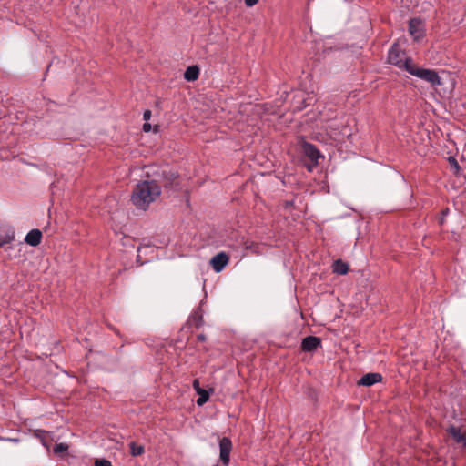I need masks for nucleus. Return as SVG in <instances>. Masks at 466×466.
<instances>
[{"instance_id":"5","label":"nucleus","mask_w":466,"mask_h":466,"mask_svg":"<svg viewBox=\"0 0 466 466\" xmlns=\"http://www.w3.org/2000/svg\"><path fill=\"white\" fill-rule=\"evenodd\" d=\"M232 451V442L227 438L223 437L219 441V460L224 466H228L230 461V452Z\"/></svg>"},{"instance_id":"26","label":"nucleus","mask_w":466,"mask_h":466,"mask_svg":"<svg viewBox=\"0 0 466 466\" xmlns=\"http://www.w3.org/2000/svg\"><path fill=\"white\" fill-rule=\"evenodd\" d=\"M6 441H13V442H17L18 440L17 439H13V438H8V439H5Z\"/></svg>"},{"instance_id":"10","label":"nucleus","mask_w":466,"mask_h":466,"mask_svg":"<svg viewBox=\"0 0 466 466\" xmlns=\"http://www.w3.org/2000/svg\"><path fill=\"white\" fill-rule=\"evenodd\" d=\"M382 380V376L377 372H370L363 375L359 381V385L363 386H372L375 383L380 382Z\"/></svg>"},{"instance_id":"12","label":"nucleus","mask_w":466,"mask_h":466,"mask_svg":"<svg viewBox=\"0 0 466 466\" xmlns=\"http://www.w3.org/2000/svg\"><path fill=\"white\" fill-rule=\"evenodd\" d=\"M199 76V68L197 66H188L185 73H184V78L187 81H195L198 78Z\"/></svg>"},{"instance_id":"28","label":"nucleus","mask_w":466,"mask_h":466,"mask_svg":"<svg viewBox=\"0 0 466 466\" xmlns=\"http://www.w3.org/2000/svg\"><path fill=\"white\" fill-rule=\"evenodd\" d=\"M172 177H173L174 178H177V175H175V174H172Z\"/></svg>"},{"instance_id":"24","label":"nucleus","mask_w":466,"mask_h":466,"mask_svg":"<svg viewBox=\"0 0 466 466\" xmlns=\"http://www.w3.org/2000/svg\"><path fill=\"white\" fill-rule=\"evenodd\" d=\"M46 432L44 431H36L35 432V435L38 438H41L43 434H45Z\"/></svg>"},{"instance_id":"21","label":"nucleus","mask_w":466,"mask_h":466,"mask_svg":"<svg viewBox=\"0 0 466 466\" xmlns=\"http://www.w3.org/2000/svg\"><path fill=\"white\" fill-rule=\"evenodd\" d=\"M12 239H13V238H11V237H6V238H4V239H0V247L4 246V245H5V244H6V243L11 242V241H12Z\"/></svg>"},{"instance_id":"27","label":"nucleus","mask_w":466,"mask_h":466,"mask_svg":"<svg viewBox=\"0 0 466 466\" xmlns=\"http://www.w3.org/2000/svg\"><path fill=\"white\" fill-rule=\"evenodd\" d=\"M451 159H452V161L454 162V167H455V168H456V169H458V168H459V166H458L457 162L455 161V159H454L453 157H451Z\"/></svg>"},{"instance_id":"17","label":"nucleus","mask_w":466,"mask_h":466,"mask_svg":"<svg viewBox=\"0 0 466 466\" xmlns=\"http://www.w3.org/2000/svg\"><path fill=\"white\" fill-rule=\"evenodd\" d=\"M67 450H68V445L66 443H63V442L56 443L54 447V452L56 454H60V453L66 452V451H67Z\"/></svg>"},{"instance_id":"18","label":"nucleus","mask_w":466,"mask_h":466,"mask_svg":"<svg viewBox=\"0 0 466 466\" xmlns=\"http://www.w3.org/2000/svg\"><path fill=\"white\" fill-rule=\"evenodd\" d=\"M94 466H113L111 461L106 459H96L94 461Z\"/></svg>"},{"instance_id":"19","label":"nucleus","mask_w":466,"mask_h":466,"mask_svg":"<svg viewBox=\"0 0 466 466\" xmlns=\"http://www.w3.org/2000/svg\"><path fill=\"white\" fill-rule=\"evenodd\" d=\"M193 388H194V390H196L197 393L198 392V390H203L200 387V385H199L198 380H194V381H193Z\"/></svg>"},{"instance_id":"1","label":"nucleus","mask_w":466,"mask_h":466,"mask_svg":"<svg viewBox=\"0 0 466 466\" xmlns=\"http://www.w3.org/2000/svg\"><path fill=\"white\" fill-rule=\"evenodd\" d=\"M160 194V186L156 181H142L133 190L131 200L137 208L146 210Z\"/></svg>"},{"instance_id":"15","label":"nucleus","mask_w":466,"mask_h":466,"mask_svg":"<svg viewBox=\"0 0 466 466\" xmlns=\"http://www.w3.org/2000/svg\"><path fill=\"white\" fill-rule=\"evenodd\" d=\"M198 394L199 395L198 399L197 400V404L198 406L204 405L209 398V392L207 390H198Z\"/></svg>"},{"instance_id":"14","label":"nucleus","mask_w":466,"mask_h":466,"mask_svg":"<svg viewBox=\"0 0 466 466\" xmlns=\"http://www.w3.org/2000/svg\"><path fill=\"white\" fill-rule=\"evenodd\" d=\"M299 105L295 106L296 110H301L308 106L310 103L307 102L305 98V94L303 92H299L297 96Z\"/></svg>"},{"instance_id":"7","label":"nucleus","mask_w":466,"mask_h":466,"mask_svg":"<svg viewBox=\"0 0 466 466\" xmlns=\"http://www.w3.org/2000/svg\"><path fill=\"white\" fill-rule=\"evenodd\" d=\"M321 346V340L315 336H308L301 341V350L304 352H314Z\"/></svg>"},{"instance_id":"20","label":"nucleus","mask_w":466,"mask_h":466,"mask_svg":"<svg viewBox=\"0 0 466 466\" xmlns=\"http://www.w3.org/2000/svg\"><path fill=\"white\" fill-rule=\"evenodd\" d=\"M258 0H245V5L248 7L255 5Z\"/></svg>"},{"instance_id":"6","label":"nucleus","mask_w":466,"mask_h":466,"mask_svg":"<svg viewBox=\"0 0 466 466\" xmlns=\"http://www.w3.org/2000/svg\"><path fill=\"white\" fill-rule=\"evenodd\" d=\"M409 32L414 40H419L424 35V23L419 18H413L409 23Z\"/></svg>"},{"instance_id":"11","label":"nucleus","mask_w":466,"mask_h":466,"mask_svg":"<svg viewBox=\"0 0 466 466\" xmlns=\"http://www.w3.org/2000/svg\"><path fill=\"white\" fill-rule=\"evenodd\" d=\"M41 239H42V232L39 229L30 230L25 238V243L32 247L38 246L41 242Z\"/></svg>"},{"instance_id":"23","label":"nucleus","mask_w":466,"mask_h":466,"mask_svg":"<svg viewBox=\"0 0 466 466\" xmlns=\"http://www.w3.org/2000/svg\"><path fill=\"white\" fill-rule=\"evenodd\" d=\"M151 130V125L148 123H145L143 125V131L149 132Z\"/></svg>"},{"instance_id":"13","label":"nucleus","mask_w":466,"mask_h":466,"mask_svg":"<svg viewBox=\"0 0 466 466\" xmlns=\"http://www.w3.org/2000/svg\"><path fill=\"white\" fill-rule=\"evenodd\" d=\"M332 270L336 274L345 275L349 271V265L343 262L341 259H338L334 261L332 265Z\"/></svg>"},{"instance_id":"2","label":"nucleus","mask_w":466,"mask_h":466,"mask_svg":"<svg viewBox=\"0 0 466 466\" xmlns=\"http://www.w3.org/2000/svg\"><path fill=\"white\" fill-rule=\"evenodd\" d=\"M388 62L398 66L400 69L408 68L413 63L411 58L406 56V54L401 50L399 45L394 44L389 50Z\"/></svg>"},{"instance_id":"22","label":"nucleus","mask_w":466,"mask_h":466,"mask_svg":"<svg viewBox=\"0 0 466 466\" xmlns=\"http://www.w3.org/2000/svg\"><path fill=\"white\" fill-rule=\"evenodd\" d=\"M143 117L146 121L149 120L150 117H151V111L150 110H146L143 114Z\"/></svg>"},{"instance_id":"3","label":"nucleus","mask_w":466,"mask_h":466,"mask_svg":"<svg viewBox=\"0 0 466 466\" xmlns=\"http://www.w3.org/2000/svg\"><path fill=\"white\" fill-rule=\"evenodd\" d=\"M407 72L430 83L432 86H438L441 85V80L438 73L432 69L420 68L414 63H412L411 66H410L408 68Z\"/></svg>"},{"instance_id":"25","label":"nucleus","mask_w":466,"mask_h":466,"mask_svg":"<svg viewBox=\"0 0 466 466\" xmlns=\"http://www.w3.org/2000/svg\"><path fill=\"white\" fill-rule=\"evenodd\" d=\"M198 339L200 341H204L206 339V337L204 334L198 335Z\"/></svg>"},{"instance_id":"16","label":"nucleus","mask_w":466,"mask_h":466,"mask_svg":"<svg viewBox=\"0 0 466 466\" xmlns=\"http://www.w3.org/2000/svg\"><path fill=\"white\" fill-rule=\"evenodd\" d=\"M129 447H130V453L133 456H139V455L143 454L145 451L144 447L142 445L137 444L136 442H130Z\"/></svg>"},{"instance_id":"8","label":"nucleus","mask_w":466,"mask_h":466,"mask_svg":"<svg viewBox=\"0 0 466 466\" xmlns=\"http://www.w3.org/2000/svg\"><path fill=\"white\" fill-rule=\"evenodd\" d=\"M228 263V256L224 252H219L215 255L211 260L210 265L216 272H220Z\"/></svg>"},{"instance_id":"4","label":"nucleus","mask_w":466,"mask_h":466,"mask_svg":"<svg viewBox=\"0 0 466 466\" xmlns=\"http://www.w3.org/2000/svg\"><path fill=\"white\" fill-rule=\"evenodd\" d=\"M302 152L313 163L312 166H309L308 167L309 171L312 170L313 167H316L318 165L319 159L320 157H323V156L320 154L319 149L314 145L308 143V142H304L302 144Z\"/></svg>"},{"instance_id":"9","label":"nucleus","mask_w":466,"mask_h":466,"mask_svg":"<svg viewBox=\"0 0 466 466\" xmlns=\"http://www.w3.org/2000/svg\"><path fill=\"white\" fill-rule=\"evenodd\" d=\"M447 432L452 437L456 443L466 447V431L462 432L461 428L451 425L447 429Z\"/></svg>"}]
</instances>
